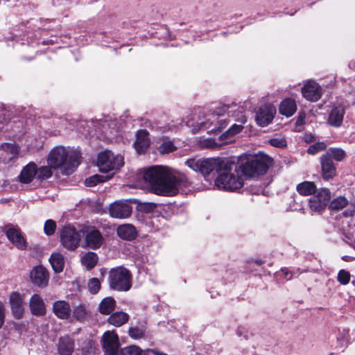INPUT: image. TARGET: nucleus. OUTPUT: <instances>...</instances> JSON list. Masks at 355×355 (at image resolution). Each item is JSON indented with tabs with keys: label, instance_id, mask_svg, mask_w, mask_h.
Listing matches in <instances>:
<instances>
[{
	"label": "nucleus",
	"instance_id": "obj_54",
	"mask_svg": "<svg viewBox=\"0 0 355 355\" xmlns=\"http://www.w3.org/2000/svg\"><path fill=\"white\" fill-rule=\"evenodd\" d=\"M304 121V117H301L300 116L297 120V122H296V124L297 125H300V124H302L303 123V121Z\"/></svg>",
	"mask_w": 355,
	"mask_h": 355
},
{
	"label": "nucleus",
	"instance_id": "obj_41",
	"mask_svg": "<svg viewBox=\"0 0 355 355\" xmlns=\"http://www.w3.org/2000/svg\"><path fill=\"white\" fill-rule=\"evenodd\" d=\"M87 286L89 292L96 294L100 290L101 282L98 278H92L89 280Z\"/></svg>",
	"mask_w": 355,
	"mask_h": 355
},
{
	"label": "nucleus",
	"instance_id": "obj_1",
	"mask_svg": "<svg viewBox=\"0 0 355 355\" xmlns=\"http://www.w3.org/2000/svg\"><path fill=\"white\" fill-rule=\"evenodd\" d=\"M186 164L204 177L215 172V186L234 191L243 187L245 180L265 175L275 162L272 157H195Z\"/></svg>",
	"mask_w": 355,
	"mask_h": 355
},
{
	"label": "nucleus",
	"instance_id": "obj_13",
	"mask_svg": "<svg viewBox=\"0 0 355 355\" xmlns=\"http://www.w3.org/2000/svg\"><path fill=\"white\" fill-rule=\"evenodd\" d=\"M276 113L275 107L270 105H265L259 107L256 114L257 123L261 127H265L272 122Z\"/></svg>",
	"mask_w": 355,
	"mask_h": 355
},
{
	"label": "nucleus",
	"instance_id": "obj_9",
	"mask_svg": "<svg viewBox=\"0 0 355 355\" xmlns=\"http://www.w3.org/2000/svg\"><path fill=\"white\" fill-rule=\"evenodd\" d=\"M29 277L33 285L40 288H45L49 284V273L44 266H37L31 270Z\"/></svg>",
	"mask_w": 355,
	"mask_h": 355
},
{
	"label": "nucleus",
	"instance_id": "obj_7",
	"mask_svg": "<svg viewBox=\"0 0 355 355\" xmlns=\"http://www.w3.org/2000/svg\"><path fill=\"white\" fill-rule=\"evenodd\" d=\"M331 194L328 189H322L318 191L317 194L311 197L309 200V207L311 211L320 213L327 207Z\"/></svg>",
	"mask_w": 355,
	"mask_h": 355
},
{
	"label": "nucleus",
	"instance_id": "obj_18",
	"mask_svg": "<svg viewBox=\"0 0 355 355\" xmlns=\"http://www.w3.org/2000/svg\"><path fill=\"white\" fill-rule=\"evenodd\" d=\"M159 144L157 146V150L161 155L173 153L178 150L175 139H171L168 137H161L159 139Z\"/></svg>",
	"mask_w": 355,
	"mask_h": 355
},
{
	"label": "nucleus",
	"instance_id": "obj_29",
	"mask_svg": "<svg viewBox=\"0 0 355 355\" xmlns=\"http://www.w3.org/2000/svg\"><path fill=\"white\" fill-rule=\"evenodd\" d=\"M116 306V302L112 297H105L101 300L98 305V311L101 314L108 315L114 311Z\"/></svg>",
	"mask_w": 355,
	"mask_h": 355
},
{
	"label": "nucleus",
	"instance_id": "obj_17",
	"mask_svg": "<svg viewBox=\"0 0 355 355\" xmlns=\"http://www.w3.org/2000/svg\"><path fill=\"white\" fill-rule=\"evenodd\" d=\"M345 114V110L342 105L333 107L328 117V123L336 128L340 127L343 123Z\"/></svg>",
	"mask_w": 355,
	"mask_h": 355
},
{
	"label": "nucleus",
	"instance_id": "obj_16",
	"mask_svg": "<svg viewBox=\"0 0 355 355\" xmlns=\"http://www.w3.org/2000/svg\"><path fill=\"white\" fill-rule=\"evenodd\" d=\"M53 312L60 319H71V309L69 302L64 300H58L53 304Z\"/></svg>",
	"mask_w": 355,
	"mask_h": 355
},
{
	"label": "nucleus",
	"instance_id": "obj_5",
	"mask_svg": "<svg viewBox=\"0 0 355 355\" xmlns=\"http://www.w3.org/2000/svg\"><path fill=\"white\" fill-rule=\"evenodd\" d=\"M62 245L69 250H76L80 242L81 234L71 226H65L60 234Z\"/></svg>",
	"mask_w": 355,
	"mask_h": 355
},
{
	"label": "nucleus",
	"instance_id": "obj_15",
	"mask_svg": "<svg viewBox=\"0 0 355 355\" xmlns=\"http://www.w3.org/2000/svg\"><path fill=\"white\" fill-rule=\"evenodd\" d=\"M5 234L8 239L18 249H22V234L21 230L15 228L12 225L9 224L4 227Z\"/></svg>",
	"mask_w": 355,
	"mask_h": 355
},
{
	"label": "nucleus",
	"instance_id": "obj_24",
	"mask_svg": "<svg viewBox=\"0 0 355 355\" xmlns=\"http://www.w3.org/2000/svg\"><path fill=\"white\" fill-rule=\"evenodd\" d=\"M118 236L124 240L134 239L137 235L135 227L131 224H124L118 227Z\"/></svg>",
	"mask_w": 355,
	"mask_h": 355
},
{
	"label": "nucleus",
	"instance_id": "obj_31",
	"mask_svg": "<svg viewBox=\"0 0 355 355\" xmlns=\"http://www.w3.org/2000/svg\"><path fill=\"white\" fill-rule=\"evenodd\" d=\"M88 315V311L85 305L80 304L73 306L72 315L70 320H76L78 321H83Z\"/></svg>",
	"mask_w": 355,
	"mask_h": 355
},
{
	"label": "nucleus",
	"instance_id": "obj_30",
	"mask_svg": "<svg viewBox=\"0 0 355 355\" xmlns=\"http://www.w3.org/2000/svg\"><path fill=\"white\" fill-rule=\"evenodd\" d=\"M229 123V120L227 119H220L218 121H209V119L205 123V128L209 129L210 132H217L221 131L223 129L227 127Z\"/></svg>",
	"mask_w": 355,
	"mask_h": 355
},
{
	"label": "nucleus",
	"instance_id": "obj_59",
	"mask_svg": "<svg viewBox=\"0 0 355 355\" xmlns=\"http://www.w3.org/2000/svg\"><path fill=\"white\" fill-rule=\"evenodd\" d=\"M282 271L285 273V275L287 276L288 274V270L287 268L283 269Z\"/></svg>",
	"mask_w": 355,
	"mask_h": 355
},
{
	"label": "nucleus",
	"instance_id": "obj_40",
	"mask_svg": "<svg viewBox=\"0 0 355 355\" xmlns=\"http://www.w3.org/2000/svg\"><path fill=\"white\" fill-rule=\"evenodd\" d=\"M326 148H327V144L324 142H323V141L316 142V143H314L313 144L311 145L307 148V153L311 154V155H315L322 150H326Z\"/></svg>",
	"mask_w": 355,
	"mask_h": 355
},
{
	"label": "nucleus",
	"instance_id": "obj_8",
	"mask_svg": "<svg viewBox=\"0 0 355 355\" xmlns=\"http://www.w3.org/2000/svg\"><path fill=\"white\" fill-rule=\"evenodd\" d=\"M120 344L114 331H107L103 336V347L105 355H119Z\"/></svg>",
	"mask_w": 355,
	"mask_h": 355
},
{
	"label": "nucleus",
	"instance_id": "obj_4",
	"mask_svg": "<svg viewBox=\"0 0 355 355\" xmlns=\"http://www.w3.org/2000/svg\"><path fill=\"white\" fill-rule=\"evenodd\" d=\"M110 286L119 291H127L131 288V274L123 267L112 268L109 274Z\"/></svg>",
	"mask_w": 355,
	"mask_h": 355
},
{
	"label": "nucleus",
	"instance_id": "obj_50",
	"mask_svg": "<svg viewBox=\"0 0 355 355\" xmlns=\"http://www.w3.org/2000/svg\"><path fill=\"white\" fill-rule=\"evenodd\" d=\"M21 40V36L17 35H12V36L8 37V40H10V41L15 40L16 42H19Z\"/></svg>",
	"mask_w": 355,
	"mask_h": 355
},
{
	"label": "nucleus",
	"instance_id": "obj_33",
	"mask_svg": "<svg viewBox=\"0 0 355 355\" xmlns=\"http://www.w3.org/2000/svg\"><path fill=\"white\" fill-rule=\"evenodd\" d=\"M81 261L87 269H91L97 263V254L92 252H87L82 257Z\"/></svg>",
	"mask_w": 355,
	"mask_h": 355
},
{
	"label": "nucleus",
	"instance_id": "obj_57",
	"mask_svg": "<svg viewBox=\"0 0 355 355\" xmlns=\"http://www.w3.org/2000/svg\"><path fill=\"white\" fill-rule=\"evenodd\" d=\"M340 342H341L340 344H341L342 346L346 345L347 343V339H346L345 340H342Z\"/></svg>",
	"mask_w": 355,
	"mask_h": 355
},
{
	"label": "nucleus",
	"instance_id": "obj_58",
	"mask_svg": "<svg viewBox=\"0 0 355 355\" xmlns=\"http://www.w3.org/2000/svg\"><path fill=\"white\" fill-rule=\"evenodd\" d=\"M342 157H343L338 156V157H335V159L336 161L340 162V161H342Z\"/></svg>",
	"mask_w": 355,
	"mask_h": 355
},
{
	"label": "nucleus",
	"instance_id": "obj_49",
	"mask_svg": "<svg viewBox=\"0 0 355 355\" xmlns=\"http://www.w3.org/2000/svg\"><path fill=\"white\" fill-rule=\"evenodd\" d=\"M354 213H355V207L352 205L350 207V208L349 209H347V211H345V215L347 216H352L354 214Z\"/></svg>",
	"mask_w": 355,
	"mask_h": 355
},
{
	"label": "nucleus",
	"instance_id": "obj_37",
	"mask_svg": "<svg viewBox=\"0 0 355 355\" xmlns=\"http://www.w3.org/2000/svg\"><path fill=\"white\" fill-rule=\"evenodd\" d=\"M146 332L144 325L132 327L128 330L129 336L133 339H139L144 337Z\"/></svg>",
	"mask_w": 355,
	"mask_h": 355
},
{
	"label": "nucleus",
	"instance_id": "obj_42",
	"mask_svg": "<svg viewBox=\"0 0 355 355\" xmlns=\"http://www.w3.org/2000/svg\"><path fill=\"white\" fill-rule=\"evenodd\" d=\"M55 228H56V223L54 220L49 219L45 222L44 226V233L46 235L51 236V235L53 234L55 232Z\"/></svg>",
	"mask_w": 355,
	"mask_h": 355
},
{
	"label": "nucleus",
	"instance_id": "obj_19",
	"mask_svg": "<svg viewBox=\"0 0 355 355\" xmlns=\"http://www.w3.org/2000/svg\"><path fill=\"white\" fill-rule=\"evenodd\" d=\"M10 304L13 316L16 319L22 318V299L17 292H12L10 296Z\"/></svg>",
	"mask_w": 355,
	"mask_h": 355
},
{
	"label": "nucleus",
	"instance_id": "obj_12",
	"mask_svg": "<svg viewBox=\"0 0 355 355\" xmlns=\"http://www.w3.org/2000/svg\"><path fill=\"white\" fill-rule=\"evenodd\" d=\"M150 133L146 129H139L135 134L134 148L137 153L144 154L150 146Z\"/></svg>",
	"mask_w": 355,
	"mask_h": 355
},
{
	"label": "nucleus",
	"instance_id": "obj_56",
	"mask_svg": "<svg viewBox=\"0 0 355 355\" xmlns=\"http://www.w3.org/2000/svg\"><path fill=\"white\" fill-rule=\"evenodd\" d=\"M27 149L29 152H31L33 151V153H34V148H32L31 146H29L28 144L27 145Z\"/></svg>",
	"mask_w": 355,
	"mask_h": 355
},
{
	"label": "nucleus",
	"instance_id": "obj_27",
	"mask_svg": "<svg viewBox=\"0 0 355 355\" xmlns=\"http://www.w3.org/2000/svg\"><path fill=\"white\" fill-rule=\"evenodd\" d=\"M49 262L55 272L59 273L63 270L64 259L63 255L60 252H53L49 258Z\"/></svg>",
	"mask_w": 355,
	"mask_h": 355
},
{
	"label": "nucleus",
	"instance_id": "obj_21",
	"mask_svg": "<svg viewBox=\"0 0 355 355\" xmlns=\"http://www.w3.org/2000/svg\"><path fill=\"white\" fill-rule=\"evenodd\" d=\"M60 355H71L74 350V342L69 336L60 337L58 344Z\"/></svg>",
	"mask_w": 355,
	"mask_h": 355
},
{
	"label": "nucleus",
	"instance_id": "obj_22",
	"mask_svg": "<svg viewBox=\"0 0 355 355\" xmlns=\"http://www.w3.org/2000/svg\"><path fill=\"white\" fill-rule=\"evenodd\" d=\"M31 313L35 315H44L46 313V307L42 297L37 295H33L29 302Z\"/></svg>",
	"mask_w": 355,
	"mask_h": 355
},
{
	"label": "nucleus",
	"instance_id": "obj_47",
	"mask_svg": "<svg viewBox=\"0 0 355 355\" xmlns=\"http://www.w3.org/2000/svg\"><path fill=\"white\" fill-rule=\"evenodd\" d=\"M150 353H152L153 355H167L166 354L162 353L160 352L155 351L153 349L146 350L144 355H150Z\"/></svg>",
	"mask_w": 355,
	"mask_h": 355
},
{
	"label": "nucleus",
	"instance_id": "obj_25",
	"mask_svg": "<svg viewBox=\"0 0 355 355\" xmlns=\"http://www.w3.org/2000/svg\"><path fill=\"white\" fill-rule=\"evenodd\" d=\"M243 129L242 125L233 124L227 131L220 135L218 139L220 141H225L224 144L232 143L234 140L232 138L236 135L240 133Z\"/></svg>",
	"mask_w": 355,
	"mask_h": 355
},
{
	"label": "nucleus",
	"instance_id": "obj_43",
	"mask_svg": "<svg viewBox=\"0 0 355 355\" xmlns=\"http://www.w3.org/2000/svg\"><path fill=\"white\" fill-rule=\"evenodd\" d=\"M350 280V274L345 270H340L338 274V281L343 285H346Z\"/></svg>",
	"mask_w": 355,
	"mask_h": 355
},
{
	"label": "nucleus",
	"instance_id": "obj_23",
	"mask_svg": "<svg viewBox=\"0 0 355 355\" xmlns=\"http://www.w3.org/2000/svg\"><path fill=\"white\" fill-rule=\"evenodd\" d=\"M297 110V104L294 99L286 98L284 99L279 107V112L281 114L287 117L293 116Z\"/></svg>",
	"mask_w": 355,
	"mask_h": 355
},
{
	"label": "nucleus",
	"instance_id": "obj_45",
	"mask_svg": "<svg viewBox=\"0 0 355 355\" xmlns=\"http://www.w3.org/2000/svg\"><path fill=\"white\" fill-rule=\"evenodd\" d=\"M324 155H345V152L338 148H330Z\"/></svg>",
	"mask_w": 355,
	"mask_h": 355
},
{
	"label": "nucleus",
	"instance_id": "obj_52",
	"mask_svg": "<svg viewBox=\"0 0 355 355\" xmlns=\"http://www.w3.org/2000/svg\"><path fill=\"white\" fill-rule=\"evenodd\" d=\"M206 146L207 148H214L217 146V144L212 140L208 139L206 141Z\"/></svg>",
	"mask_w": 355,
	"mask_h": 355
},
{
	"label": "nucleus",
	"instance_id": "obj_28",
	"mask_svg": "<svg viewBox=\"0 0 355 355\" xmlns=\"http://www.w3.org/2000/svg\"><path fill=\"white\" fill-rule=\"evenodd\" d=\"M129 320V315L125 312L117 311L112 313L107 319L108 322L116 327L125 324Z\"/></svg>",
	"mask_w": 355,
	"mask_h": 355
},
{
	"label": "nucleus",
	"instance_id": "obj_34",
	"mask_svg": "<svg viewBox=\"0 0 355 355\" xmlns=\"http://www.w3.org/2000/svg\"><path fill=\"white\" fill-rule=\"evenodd\" d=\"M35 176L37 177L35 164H30L24 167V184L30 182Z\"/></svg>",
	"mask_w": 355,
	"mask_h": 355
},
{
	"label": "nucleus",
	"instance_id": "obj_2",
	"mask_svg": "<svg viewBox=\"0 0 355 355\" xmlns=\"http://www.w3.org/2000/svg\"><path fill=\"white\" fill-rule=\"evenodd\" d=\"M143 177L150 191L162 196H175L180 189L189 185V180L184 174L167 166H151L145 171Z\"/></svg>",
	"mask_w": 355,
	"mask_h": 355
},
{
	"label": "nucleus",
	"instance_id": "obj_39",
	"mask_svg": "<svg viewBox=\"0 0 355 355\" xmlns=\"http://www.w3.org/2000/svg\"><path fill=\"white\" fill-rule=\"evenodd\" d=\"M348 203V200L343 196L334 199L329 205V208L333 210H339L344 208Z\"/></svg>",
	"mask_w": 355,
	"mask_h": 355
},
{
	"label": "nucleus",
	"instance_id": "obj_60",
	"mask_svg": "<svg viewBox=\"0 0 355 355\" xmlns=\"http://www.w3.org/2000/svg\"><path fill=\"white\" fill-rule=\"evenodd\" d=\"M348 257L345 256V257H343V259L345 260V261H348Z\"/></svg>",
	"mask_w": 355,
	"mask_h": 355
},
{
	"label": "nucleus",
	"instance_id": "obj_26",
	"mask_svg": "<svg viewBox=\"0 0 355 355\" xmlns=\"http://www.w3.org/2000/svg\"><path fill=\"white\" fill-rule=\"evenodd\" d=\"M48 155H81V150L74 147H64L62 146L53 148Z\"/></svg>",
	"mask_w": 355,
	"mask_h": 355
},
{
	"label": "nucleus",
	"instance_id": "obj_11",
	"mask_svg": "<svg viewBox=\"0 0 355 355\" xmlns=\"http://www.w3.org/2000/svg\"><path fill=\"white\" fill-rule=\"evenodd\" d=\"M302 94L307 101L316 102L321 98L322 89L318 83L309 80L302 87Z\"/></svg>",
	"mask_w": 355,
	"mask_h": 355
},
{
	"label": "nucleus",
	"instance_id": "obj_6",
	"mask_svg": "<svg viewBox=\"0 0 355 355\" xmlns=\"http://www.w3.org/2000/svg\"><path fill=\"white\" fill-rule=\"evenodd\" d=\"M123 164V157H98L97 159V166L102 173L119 170Z\"/></svg>",
	"mask_w": 355,
	"mask_h": 355
},
{
	"label": "nucleus",
	"instance_id": "obj_35",
	"mask_svg": "<svg viewBox=\"0 0 355 355\" xmlns=\"http://www.w3.org/2000/svg\"><path fill=\"white\" fill-rule=\"evenodd\" d=\"M110 179L107 175L104 176L98 174H95L87 178L85 180V184L87 187H94L98 183L104 182Z\"/></svg>",
	"mask_w": 355,
	"mask_h": 355
},
{
	"label": "nucleus",
	"instance_id": "obj_48",
	"mask_svg": "<svg viewBox=\"0 0 355 355\" xmlns=\"http://www.w3.org/2000/svg\"><path fill=\"white\" fill-rule=\"evenodd\" d=\"M228 108L229 107L227 106V105H223L220 109H221V111H215L214 113H215V115L218 116H220L221 115H223L225 112H227L228 110Z\"/></svg>",
	"mask_w": 355,
	"mask_h": 355
},
{
	"label": "nucleus",
	"instance_id": "obj_46",
	"mask_svg": "<svg viewBox=\"0 0 355 355\" xmlns=\"http://www.w3.org/2000/svg\"><path fill=\"white\" fill-rule=\"evenodd\" d=\"M5 320V309L3 304L0 302V329L2 327Z\"/></svg>",
	"mask_w": 355,
	"mask_h": 355
},
{
	"label": "nucleus",
	"instance_id": "obj_36",
	"mask_svg": "<svg viewBox=\"0 0 355 355\" xmlns=\"http://www.w3.org/2000/svg\"><path fill=\"white\" fill-rule=\"evenodd\" d=\"M0 150L11 155H18L19 146L15 143H3L0 146Z\"/></svg>",
	"mask_w": 355,
	"mask_h": 355
},
{
	"label": "nucleus",
	"instance_id": "obj_51",
	"mask_svg": "<svg viewBox=\"0 0 355 355\" xmlns=\"http://www.w3.org/2000/svg\"><path fill=\"white\" fill-rule=\"evenodd\" d=\"M241 155H259V156H261V155H268L263 151H259L258 153H254L252 155H251L249 153L245 152V153H242Z\"/></svg>",
	"mask_w": 355,
	"mask_h": 355
},
{
	"label": "nucleus",
	"instance_id": "obj_10",
	"mask_svg": "<svg viewBox=\"0 0 355 355\" xmlns=\"http://www.w3.org/2000/svg\"><path fill=\"white\" fill-rule=\"evenodd\" d=\"M109 212L112 218H126L131 215L132 207L128 200H118L110 205Z\"/></svg>",
	"mask_w": 355,
	"mask_h": 355
},
{
	"label": "nucleus",
	"instance_id": "obj_14",
	"mask_svg": "<svg viewBox=\"0 0 355 355\" xmlns=\"http://www.w3.org/2000/svg\"><path fill=\"white\" fill-rule=\"evenodd\" d=\"M103 240L101 233L95 229L88 230L85 235L86 246L92 249L100 248L103 243Z\"/></svg>",
	"mask_w": 355,
	"mask_h": 355
},
{
	"label": "nucleus",
	"instance_id": "obj_38",
	"mask_svg": "<svg viewBox=\"0 0 355 355\" xmlns=\"http://www.w3.org/2000/svg\"><path fill=\"white\" fill-rule=\"evenodd\" d=\"M144 352L137 345H130L121 349L120 355H144Z\"/></svg>",
	"mask_w": 355,
	"mask_h": 355
},
{
	"label": "nucleus",
	"instance_id": "obj_32",
	"mask_svg": "<svg viewBox=\"0 0 355 355\" xmlns=\"http://www.w3.org/2000/svg\"><path fill=\"white\" fill-rule=\"evenodd\" d=\"M316 190V186L313 182H303L297 186V191L303 196H309Z\"/></svg>",
	"mask_w": 355,
	"mask_h": 355
},
{
	"label": "nucleus",
	"instance_id": "obj_61",
	"mask_svg": "<svg viewBox=\"0 0 355 355\" xmlns=\"http://www.w3.org/2000/svg\"><path fill=\"white\" fill-rule=\"evenodd\" d=\"M257 264L260 265L261 264V261H257Z\"/></svg>",
	"mask_w": 355,
	"mask_h": 355
},
{
	"label": "nucleus",
	"instance_id": "obj_53",
	"mask_svg": "<svg viewBox=\"0 0 355 355\" xmlns=\"http://www.w3.org/2000/svg\"><path fill=\"white\" fill-rule=\"evenodd\" d=\"M97 155H106V156H108V155H113V154L110 150H105V151H102V152L98 153Z\"/></svg>",
	"mask_w": 355,
	"mask_h": 355
},
{
	"label": "nucleus",
	"instance_id": "obj_20",
	"mask_svg": "<svg viewBox=\"0 0 355 355\" xmlns=\"http://www.w3.org/2000/svg\"><path fill=\"white\" fill-rule=\"evenodd\" d=\"M322 177L325 180L333 178L336 173V167L331 157H323L321 159Z\"/></svg>",
	"mask_w": 355,
	"mask_h": 355
},
{
	"label": "nucleus",
	"instance_id": "obj_3",
	"mask_svg": "<svg viewBox=\"0 0 355 355\" xmlns=\"http://www.w3.org/2000/svg\"><path fill=\"white\" fill-rule=\"evenodd\" d=\"M76 157H49V166H41L37 169V178L40 180L49 178L52 175V168L59 169L63 174H70L77 166Z\"/></svg>",
	"mask_w": 355,
	"mask_h": 355
},
{
	"label": "nucleus",
	"instance_id": "obj_55",
	"mask_svg": "<svg viewBox=\"0 0 355 355\" xmlns=\"http://www.w3.org/2000/svg\"><path fill=\"white\" fill-rule=\"evenodd\" d=\"M17 178H18L19 182H22V179H23L22 170L20 171L19 174L18 175Z\"/></svg>",
	"mask_w": 355,
	"mask_h": 355
},
{
	"label": "nucleus",
	"instance_id": "obj_44",
	"mask_svg": "<svg viewBox=\"0 0 355 355\" xmlns=\"http://www.w3.org/2000/svg\"><path fill=\"white\" fill-rule=\"evenodd\" d=\"M268 142L271 146L279 148H284L287 146V141L284 138H272Z\"/></svg>",
	"mask_w": 355,
	"mask_h": 355
}]
</instances>
